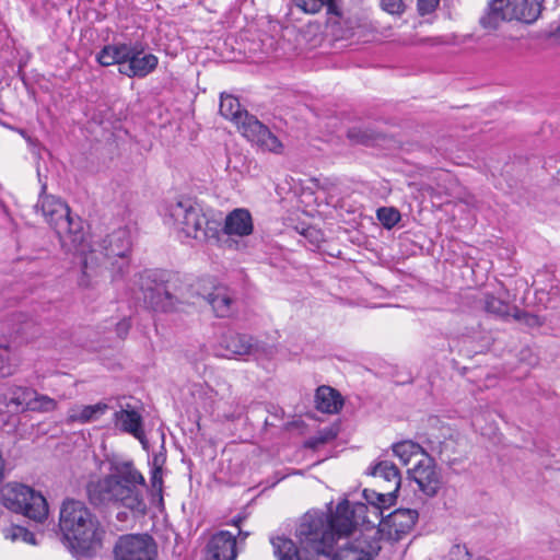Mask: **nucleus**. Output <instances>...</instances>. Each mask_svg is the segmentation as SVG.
<instances>
[{"label": "nucleus", "mask_w": 560, "mask_h": 560, "mask_svg": "<svg viewBox=\"0 0 560 560\" xmlns=\"http://www.w3.org/2000/svg\"><path fill=\"white\" fill-rule=\"evenodd\" d=\"M145 478L130 459L113 458L108 472L88 485L89 500L94 505H114L132 512H144L142 488Z\"/></svg>", "instance_id": "nucleus-1"}, {"label": "nucleus", "mask_w": 560, "mask_h": 560, "mask_svg": "<svg viewBox=\"0 0 560 560\" xmlns=\"http://www.w3.org/2000/svg\"><path fill=\"white\" fill-rule=\"evenodd\" d=\"M35 210L55 230L65 248L86 254L81 220L70 215V208L61 198L47 195L46 185L42 187Z\"/></svg>", "instance_id": "nucleus-2"}, {"label": "nucleus", "mask_w": 560, "mask_h": 560, "mask_svg": "<svg viewBox=\"0 0 560 560\" xmlns=\"http://www.w3.org/2000/svg\"><path fill=\"white\" fill-rule=\"evenodd\" d=\"M418 520V512L410 509H398L384 520L378 528L368 529L357 540L355 550L347 552L349 560H372L381 550V540L386 537L388 540H399L408 534Z\"/></svg>", "instance_id": "nucleus-3"}, {"label": "nucleus", "mask_w": 560, "mask_h": 560, "mask_svg": "<svg viewBox=\"0 0 560 560\" xmlns=\"http://www.w3.org/2000/svg\"><path fill=\"white\" fill-rule=\"evenodd\" d=\"M59 526L73 548L88 552L100 545L102 529L96 517L81 501L67 500L60 510Z\"/></svg>", "instance_id": "nucleus-4"}, {"label": "nucleus", "mask_w": 560, "mask_h": 560, "mask_svg": "<svg viewBox=\"0 0 560 560\" xmlns=\"http://www.w3.org/2000/svg\"><path fill=\"white\" fill-rule=\"evenodd\" d=\"M96 60L103 67L117 65L119 73L128 78H145L159 65V58L145 52L140 43L106 45L97 54Z\"/></svg>", "instance_id": "nucleus-5"}, {"label": "nucleus", "mask_w": 560, "mask_h": 560, "mask_svg": "<svg viewBox=\"0 0 560 560\" xmlns=\"http://www.w3.org/2000/svg\"><path fill=\"white\" fill-rule=\"evenodd\" d=\"M219 110L224 118L236 125L248 141L257 144L261 150L277 154L282 152L283 145L280 140L255 116L242 109L238 100L233 95H221Z\"/></svg>", "instance_id": "nucleus-6"}, {"label": "nucleus", "mask_w": 560, "mask_h": 560, "mask_svg": "<svg viewBox=\"0 0 560 560\" xmlns=\"http://www.w3.org/2000/svg\"><path fill=\"white\" fill-rule=\"evenodd\" d=\"M164 223L173 226L187 237L207 241L215 235V229L210 228L202 208L191 199H180L167 202L162 211Z\"/></svg>", "instance_id": "nucleus-7"}, {"label": "nucleus", "mask_w": 560, "mask_h": 560, "mask_svg": "<svg viewBox=\"0 0 560 560\" xmlns=\"http://www.w3.org/2000/svg\"><path fill=\"white\" fill-rule=\"evenodd\" d=\"M0 502L7 509L36 522H43L48 515V504L42 493L22 483L8 482L2 486Z\"/></svg>", "instance_id": "nucleus-8"}, {"label": "nucleus", "mask_w": 560, "mask_h": 560, "mask_svg": "<svg viewBox=\"0 0 560 560\" xmlns=\"http://www.w3.org/2000/svg\"><path fill=\"white\" fill-rule=\"evenodd\" d=\"M542 0H492L480 19L486 28L495 30L501 21L535 22L541 12Z\"/></svg>", "instance_id": "nucleus-9"}, {"label": "nucleus", "mask_w": 560, "mask_h": 560, "mask_svg": "<svg viewBox=\"0 0 560 560\" xmlns=\"http://www.w3.org/2000/svg\"><path fill=\"white\" fill-rule=\"evenodd\" d=\"M114 560H155L158 545L149 534H126L115 542Z\"/></svg>", "instance_id": "nucleus-10"}, {"label": "nucleus", "mask_w": 560, "mask_h": 560, "mask_svg": "<svg viewBox=\"0 0 560 560\" xmlns=\"http://www.w3.org/2000/svg\"><path fill=\"white\" fill-rule=\"evenodd\" d=\"M130 249V230L127 226H119L101 240L98 249L91 252H100L105 258L113 260L110 264L113 266L117 264V272L122 273L129 264Z\"/></svg>", "instance_id": "nucleus-11"}, {"label": "nucleus", "mask_w": 560, "mask_h": 560, "mask_svg": "<svg viewBox=\"0 0 560 560\" xmlns=\"http://www.w3.org/2000/svg\"><path fill=\"white\" fill-rule=\"evenodd\" d=\"M408 475L417 483L418 489L427 497L436 495L441 489V472L429 454L422 456V459H418L413 467L408 469Z\"/></svg>", "instance_id": "nucleus-12"}, {"label": "nucleus", "mask_w": 560, "mask_h": 560, "mask_svg": "<svg viewBox=\"0 0 560 560\" xmlns=\"http://www.w3.org/2000/svg\"><path fill=\"white\" fill-rule=\"evenodd\" d=\"M255 345L249 336L226 331L215 346V355L221 358H240L254 353Z\"/></svg>", "instance_id": "nucleus-13"}, {"label": "nucleus", "mask_w": 560, "mask_h": 560, "mask_svg": "<svg viewBox=\"0 0 560 560\" xmlns=\"http://www.w3.org/2000/svg\"><path fill=\"white\" fill-rule=\"evenodd\" d=\"M479 306L487 314L494 317L508 320L513 316L515 305H512L509 301V292L504 289L498 291V293L483 292L478 298Z\"/></svg>", "instance_id": "nucleus-14"}, {"label": "nucleus", "mask_w": 560, "mask_h": 560, "mask_svg": "<svg viewBox=\"0 0 560 560\" xmlns=\"http://www.w3.org/2000/svg\"><path fill=\"white\" fill-rule=\"evenodd\" d=\"M236 539L228 530L214 534L206 546L205 560H235Z\"/></svg>", "instance_id": "nucleus-15"}, {"label": "nucleus", "mask_w": 560, "mask_h": 560, "mask_svg": "<svg viewBox=\"0 0 560 560\" xmlns=\"http://www.w3.org/2000/svg\"><path fill=\"white\" fill-rule=\"evenodd\" d=\"M113 421L117 429L135 436L144 448L148 447L142 416L137 410L129 408L120 409L114 413Z\"/></svg>", "instance_id": "nucleus-16"}, {"label": "nucleus", "mask_w": 560, "mask_h": 560, "mask_svg": "<svg viewBox=\"0 0 560 560\" xmlns=\"http://www.w3.org/2000/svg\"><path fill=\"white\" fill-rule=\"evenodd\" d=\"M150 276H142L141 289L143 290L144 301L154 310L159 312H170L174 310L176 300L166 290L162 283H156L154 287L147 284Z\"/></svg>", "instance_id": "nucleus-17"}, {"label": "nucleus", "mask_w": 560, "mask_h": 560, "mask_svg": "<svg viewBox=\"0 0 560 560\" xmlns=\"http://www.w3.org/2000/svg\"><path fill=\"white\" fill-rule=\"evenodd\" d=\"M34 389L23 386H11L0 393V411L20 412L28 410Z\"/></svg>", "instance_id": "nucleus-18"}, {"label": "nucleus", "mask_w": 560, "mask_h": 560, "mask_svg": "<svg viewBox=\"0 0 560 560\" xmlns=\"http://www.w3.org/2000/svg\"><path fill=\"white\" fill-rule=\"evenodd\" d=\"M253 230L252 214L247 209H234L225 218L223 232L228 235L247 236Z\"/></svg>", "instance_id": "nucleus-19"}, {"label": "nucleus", "mask_w": 560, "mask_h": 560, "mask_svg": "<svg viewBox=\"0 0 560 560\" xmlns=\"http://www.w3.org/2000/svg\"><path fill=\"white\" fill-rule=\"evenodd\" d=\"M109 409L105 402L95 405H73L67 411V423H89L98 420Z\"/></svg>", "instance_id": "nucleus-20"}, {"label": "nucleus", "mask_w": 560, "mask_h": 560, "mask_svg": "<svg viewBox=\"0 0 560 560\" xmlns=\"http://www.w3.org/2000/svg\"><path fill=\"white\" fill-rule=\"evenodd\" d=\"M294 4L305 13L316 14L322 9H326L329 21L336 23L342 16L340 0H293Z\"/></svg>", "instance_id": "nucleus-21"}, {"label": "nucleus", "mask_w": 560, "mask_h": 560, "mask_svg": "<svg viewBox=\"0 0 560 560\" xmlns=\"http://www.w3.org/2000/svg\"><path fill=\"white\" fill-rule=\"evenodd\" d=\"M212 306L218 317H226L232 310L233 296L231 291L224 285H215L209 293L202 294Z\"/></svg>", "instance_id": "nucleus-22"}, {"label": "nucleus", "mask_w": 560, "mask_h": 560, "mask_svg": "<svg viewBox=\"0 0 560 560\" xmlns=\"http://www.w3.org/2000/svg\"><path fill=\"white\" fill-rule=\"evenodd\" d=\"M316 408L325 413H336L342 407L340 394L329 386L318 387L315 396Z\"/></svg>", "instance_id": "nucleus-23"}, {"label": "nucleus", "mask_w": 560, "mask_h": 560, "mask_svg": "<svg viewBox=\"0 0 560 560\" xmlns=\"http://www.w3.org/2000/svg\"><path fill=\"white\" fill-rule=\"evenodd\" d=\"M370 474L374 477L383 478L389 483V492L398 491L401 482V477L398 468L389 460H383L371 468Z\"/></svg>", "instance_id": "nucleus-24"}, {"label": "nucleus", "mask_w": 560, "mask_h": 560, "mask_svg": "<svg viewBox=\"0 0 560 560\" xmlns=\"http://www.w3.org/2000/svg\"><path fill=\"white\" fill-rule=\"evenodd\" d=\"M393 452L404 465H408L412 460L416 463L418 459H422V456L428 454L421 445L410 440L394 444Z\"/></svg>", "instance_id": "nucleus-25"}, {"label": "nucleus", "mask_w": 560, "mask_h": 560, "mask_svg": "<svg viewBox=\"0 0 560 560\" xmlns=\"http://www.w3.org/2000/svg\"><path fill=\"white\" fill-rule=\"evenodd\" d=\"M273 555L278 560H302L294 541L284 536H277L270 539Z\"/></svg>", "instance_id": "nucleus-26"}, {"label": "nucleus", "mask_w": 560, "mask_h": 560, "mask_svg": "<svg viewBox=\"0 0 560 560\" xmlns=\"http://www.w3.org/2000/svg\"><path fill=\"white\" fill-rule=\"evenodd\" d=\"M57 406V400L47 395L38 394L36 390H34V395L31 397V405H28V410L37 412H50L54 411Z\"/></svg>", "instance_id": "nucleus-27"}, {"label": "nucleus", "mask_w": 560, "mask_h": 560, "mask_svg": "<svg viewBox=\"0 0 560 560\" xmlns=\"http://www.w3.org/2000/svg\"><path fill=\"white\" fill-rule=\"evenodd\" d=\"M338 435V428L329 425L319 430L314 436L310 438L306 445L311 448H316L319 445L326 444L335 440Z\"/></svg>", "instance_id": "nucleus-28"}, {"label": "nucleus", "mask_w": 560, "mask_h": 560, "mask_svg": "<svg viewBox=\"0 0 560 560\" xmlns=\"http://www.w3.org/2000/svg\"><path fill=\"white\" fill-rule=\"evenodd\" d=\"M377 219L385 228L390 229L399 222L400 213L394 208L383 207L377 210Z\"/></svg>", "instance_id": "nucleus-29"}, {"label": "nucleus", "mask_w": 560, "mask_h": 560, "mask_svg": "<svg viewBox=\"0 0 560 560\" xmlns=\"http://www.w3.org/2000/svg\"><path fill=\"white\" fill-rule=\"evenodd\" d=\"M512 318L528 327H540L544 324V320L539 316L523 312L518 307L514 310Z\"/></svg>", "instance_id": "nucleus-30"}, {"label": "nucleus", "mask_w": 560, "mask_h": 560, "mask_svg": "<svg viewBox=\"0 0 560 560\" xmlns=\"http://www.w3.org/2000/svg\"><path fill=\"white\" fill-rule=\"evenodd\" d=\"M381 7L393 15H400L406 10L405 0H381Z\"/></svg>", "instance_id": "nucleus-31"}, {"label": "nucleus", "mask_w": 560, "mask_h": 560, "mask_svg": "<svg viewBox=\"0 0 560 560\" xmlns=\"http://www.w3.org/2000/svg\"><path fill=\"white\" fill-rule=\"evenodd\" d=\"M450 560H469L470 555L465 545L456 544L450 550Z\"/></svg>", "instance_id": "nucleus-32"}, {"label": "nucleus", "mask_w": 560, "mask_h": 560, "mask_svg": "<svg viewBox=\"0 0 560 560\" xmlns=\"http://www.w3.org/2000/svg\"><path fill=\"white\" fill-rule=\"evenodd\" d=\"M12 373L13 370L9 364V350L7 348H0V376L4 377Z\"/></svg>", "instance_id": "nucleus-33"}, {"label": "nucleus", "mask_w": 560, "mask_h": 560, "mask_svg": "<svg viewBox=\"0 0 560 560\" xmlns=\"http://www.w3.org/2000/svg\"><path fill=\"white\" fill-rule=\"evenodd\" d=\"M152 490L159 494L162 493V487H163V471L160 468L152 469L151 470V478H150Z\"/></svg>", "instance_id": "nucleus-34"}, {"label": "nucleus", "mask_w": 560, "mask_h": 560, "mask_svg": "<svg viewBox=\"0 0 560 560\" xmlns=\"http://www.w3.org/2000/svg\"><path fill=\"white\" fill-rule=\"evenodd\" d=\"M12 538L22 539L23 541H26L28 544H35L34 535L21 526L12 528Z\"/></svg>", "instance_id": "nucleus-35"}, {"label": "nucleus", "mask_w": 560, "mask_h": 560, "mask_svg": "<svg viewBox=\"0 0 560 560\" xmlns=\"http://www.w3.org/2000/svg\"><path fill=\"white\" fill-rule=\"evenodd\" d=\"M440 0H418V11L420 14H429L439 5Z\"/></svg>", "instance_id": "nucleus-36"}, {"label": "nucleus", "mask_w": 560, "mask_h": 560, "mask_svg": "<svg viewBox=\"0 0 560 560\" xmlns=\"http://www.w3.org/2000/svg\"><path fill=\"white\" fill-rule=\"evenodd\" d=\"M348 137L350 140L358 142V143H363V144H366L370 140L366 132H363V131L357 130V129L349 130Z\"/></svg>", "instance_id": "nucleus-37"}, {"label": "nucleus", "mask_w": 560, "mask_h": 560, "mask_svg": "<svg viewBox=\"0 0 560 560\" xmlns=\"http://www.w3.org/2000/svg\"><path fill=\"white\" fill-rule=\"evenodd\" d=\"M129 328H130V322L128 319H122L121 322H119L117 324V334L119 335V337H125L128 331H129Z\"/></svg>", "instance_id": "nucleus-38"}, {"label": "nucleus", "mask_w": 560, "mask_h": 560, "mask_svg": "<svg viewBox=\"0 0 560 560\" xmlns=\"http://www.w3.org/2000/svg\"><path fill=\"white\" fill-rule=\"evenodd\" d=\"M163 463L164 458H162L160 455H154L152 459V469H162Z\"/></svg>", "instance_id": "nucleus-39"}, {"label": "nucleus", "mask_w": 560, "mask_h": 560, "mask_svg": "<svg viewBox=\"0 0 560 560\" xmlns=\"http://www.w3.org/2000/svg\"><path fill=\"white\" fill-rule=\"evenodd\" d=\"M242 522V517L241 516H237V517H234L232 521H231V524L234 525V526H240Z\"/></svg>", "instance_id": "nucleus-40"}, {"label": "nucleus", "mask_w": 560, "mask_h": 560, "mask_svg": "<svg viewBox=\"0 0 560 560\" xmlns=\"http://www.w3.org/2000/svg\"><path fill=\"white\" fill-rule=\"evenodd\" d=\"M94 262H95V261H89V260H88V257H85V258H84V261H83V267H84L85 269H88L89 265H90V264H94Z\"/></svg>", "instance_id": "nucleus-41"}, {"label": "nucleus", "mask_w": 560, "mask_h": 560, "mask_svg": "<svg viewBox=\"0 0 560 560\" xmlns=\"http://www.w3.org/2000/svg\"><path fill=\"white\" fill-rule=\"evenodd\" d=\"M238 535L242 536L243 539H245L249 534L247 532H238Z\"/></svg>", "instance_id": "nucleus-42"}, {"label": "nucleus", "mask_w": 560, "mask_h": 560, "mask_svg": "<svg viewBox=\"0 0 560 560\" xmlns=\"http://www.w3.org/2000/svg\"><path fill=\"white\" fill-rule=\"evenodd\" d=\"M331 184L328 183L327 180L325 182V185L322 186V189H328V187L330 186Z\"/></svg>", "instance_id": "nucleus-43"}, {"label": "nucleus", "mask_w": 560, "mask_h": 560, "mask_svg": "<svg viewBox=\"0 0 560 560\" xmlns=\"http://www.w3.org/2000/svg\"><path fill=\"white\" fill-rule=\"evenodd\" d=\"M556 36L560 39V26L558 27V30L556 32Z\"/></svg>", "instance_id": "nucleus-44"}, {"label": "nucleus", "mask_w": 560, "mask_h": 560, "mask_svg": "<svg viewBox=\"0 0 560 560\" xmlns=\"http://www.w3.org/2000/svg\"><path fill=\"white\" fill-rule=\"evenodd\" d=\"M366 492H368L366 490H363L364 497L366 498V500H370Z\"/></svg>", "instance_id": "nucleus-45"}]
</instances>
